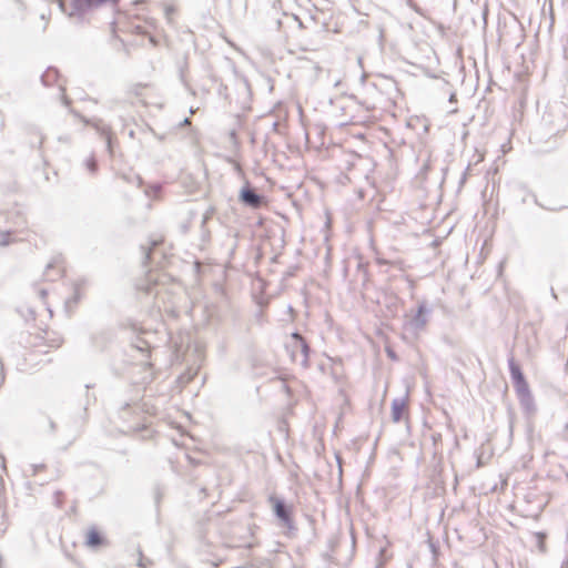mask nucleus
I'll return each mask as SVG.
<instances>
[{
	"label": "nucleus",
	"instance_id": "1",
	"mask_svg": "<svg viewBox=\"0 0 568 568\" xmlns=\"http://www.w3.org/2000/svg\"><path fill=\"white\" fill-rule=\"evenodd\" d=\"M29 343L34 353H49L52 349L59 348L63 339L58 333L44 329L32 334Z\"/></svg>",
	"mask_w": 568,
	"mask_h": 568
},
{
	"label": "nucleus",
	"instance_id": "12",
	"mask_svg": "<svg viewBox=\"0 0 568 568\" xmlns=\"http://www.w3.org/2000/svg\"><path fill=\"white\" fill-rule=\"evenodd\" d=\"M292 337L301 343L303 352L307 355V353H308V345L305 342V339L298 333H293Z\"/></svg>",
	"mask_w": 568,
	"mask_h": 568
},
{
	"label": "nucleus",
	"instance_id": "4",
	"mask_svg": "<svg viewBox=\"0 0 568 568\" xmlns=\"http://www.w3.org/2000/svg\"><path fill=\"white\" fill-rule=\"evenodd\" d=\"M44 275L49 281L63 277L65 275L64 263L61 260H54L48 264Z\"/></svg>",
	"mask_w": 568,
	"mask_h": 568
},
{
	"label": "nucleus",
	"instance_id": "2",
	"mask_svg": "<svg viewBox=\"0 0 568 568\" xmlns=\"http://www.w3.org/2000/svg\"><path fill=\"white\" fill-rule=\"evenodd\" d=\"M510 375L515 385V388L520 396H527L529 394L528 383L521 372V368L514 359L509 361Z\"/></svg>",
	"mask_w": 568,
	"mask_h": 568
},
{
	"label": "nucleus",
	"instance_id": "9",
	"mask_svg": "<svg viewBox=\"0 0 568 568\" xmlns=\"http://www.w3.org/2000/svg\"><path fill=\"white\" fill-rule=\"evenodd\" d=\"M72 287H73V297H72L71 302L73 304H77L84 296V287L80 283L73 284Z\"/></svg>",
	"mask_w": 568,
	"mask_h": 568
},
{
	"label": "nucleus",
	"instance_id": "5",
	"mask_svg": "<svg viewBox=\"0 0 568 568\" xmlns=\"http://www.w3.org/2000/svg\"><path fill=\"white\" fill-rule=\"evenodd\" d=\"M104 539L101 531L92 527L85 534V545L89 547H99L103 544Z\"/></svg>",
	"mask_w": 568,
	"mask_h": 568
},
{
	"label": "nucleus",
	"instance_id": "15",
	"mask_svg": "<svg viewBox=\"0 0 568 568\" xmlns=\"http://www.w3.org/2000/svg\"><path fill=\"white\" fill-rule=\"evenodd\" d=\"M41 296L44 298L45 297V292L44 291H41Z\"/></svg>",
	"mask_w": 568,
	"mask_h": 568
},
{
	"label": "nucleus",
	"instance_id": "14",
	"mask_svg": "<svg viewBox=\"0 0 568 568\" xmlns=\"http://www.w3.org/2000/svg\"><path fill=\"white\" fill-rule=\"evenodd\" d=\"M528 332L531 333V335L536 338V333L532 328H529Z\"/></svg>",
	"mask_w": 568,
	"mask_h": 568
},
{
	"label": "nucleus",
	"instance_id": "6",
	"mask_svg": "<svg viewBox=\"0 0 568 568\" xmlns=\"http://www.w3.org/2000/svg\"><path fill=\"white\" fill-rule=\"evenodd\" d=\"M241 200L252 207H258L262 203V197L251 189H243L241 191Z\"/></svg>",
	"mask_w": 568,
	"mask_h": 568
},
{
	"label": "nucleus",
	"instance_id": "3",
	"mask_svg": "<svg viewBox=\"0 0 568 568\" xmlns=\"http://www.w3.org/2000/svg\"><path fill=\"white\" fill-rule=\"evenodd\" d=\"M408 418V404L405 399H395L392 403V419L395 423Z\"/></svg>",
	"mask_w": 568,
	"mask_h": 568
},
{
	"label": "nucleus",
	"instance_id": "11",
	"mask_svg": "<svg viewBox=\"0 0 568 568\" xmlns=\"http://www.w3.org/2000/svg\"><path fill=\"white\" fill-rule=\"evenodd\" d=\"M148 88H149V84H146V83H136L132 88V93L134 95H141L142 91L148 89Z\"/></svg>",
	"mask_w": 568,
	"mask_h": 568
},
{
	"label": "nucleus",
	"instance_id": "10",
	"mask_svg": "<svg viewBox=\"0 0 568 568\" xmlns=\"http://www.w3.org/2000/svg\"><path fill=\"white\" fill-rule=\"evenodd\" d=\"M537 540H538V545H539V548L541 551H545L546 549V534L544 532H536L535 534Z\"/></svg>",
	"mask_w": 568,
	"mask_h": 568
},
{
	"label": "nucleus",
	"instance_id": "13",
	"mask_svg": "<svg viewBox=\"0 0 568 568\" xmlns=\"http://www.w3.org/2000/svg\"><path fill=\"white\" fill-rule=\"evenodd\" d=\"M85 164L90 172L94 173L97 171V161L93 158L88 159Z\"/></svg>",
	"mask_w": 568,
	"mask_h": 568
},
{
	"label": "nucleus",
	"instance_id": "8",
	"mask_svg": "<svg viewBox=\"0 0 568 568\" xmlns=\"http://www.w3.org/2000/svg\"><path fill=\"white\" fill-rule=\"evenodd\" d=\"M273 505L276 516L283 521H290V513L285 508V505L278 499H275Z\"/></svg>",
	"mask_w": 568,
	"mask_h": 568
},
{
	"label": "nucleus",
	"instance_id": "7",
	"mask_svg": "<svg viewBox=\"0 0 568 568\" xmlns=\"http://www.w3.org/2000/svg\"><path fill=\"white\" fill-rule=\"evenodd\" d=\"M74 6L79 9H89L92 7H100L105 3H118L119 0H72Z\"/></svg>",
	"mask_w": 568,
	"mask_h": 568
}]
</instances>
